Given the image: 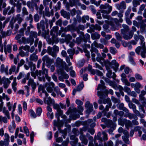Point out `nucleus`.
Returning <instances> with one entry per match:
<instances>
[{"label":"nucleus","instance_id":"20e7f679","mask_svg":"<svg viewBox=\"0 0 146 146\" xmlns=\"http://www.w3.org/2000/svg\"><path fill=\"white\" fill-rule=\"evenodd\" d=\"M59 115H58L56 117L57 119V121L54 120V121L53 124L54 126H56L58 127V130L60 133H61L62 134V136L64 138H65V136L66 135L67 132L66 131L64 130L61 129L60 127L62 126L63 125V123L59 121Z\"/></svg>","mask_w":146,"mask_h":146},{"label":"nucleus","instance_id":"774afa93","mask_svg":"<svg viewBox=\"0 0 146 146\" xmlns=\"http://www.w3.org/2000/svg\"><path fill=\"white\" fill-rule=\"evenodd\" d=\"M110 51L111 54L114 55L117 52L116 48L112 47L110 48Z\"/></svg>","mask_w":146,"mask_h":146},{"label":"nucleus","instance_id":"6e6552de","mask_svg":"<svg viewBox=\"0 0 146 146\" xmlns=\"http://www.w3.org/2000/svg\"><path fill=\"white\" fill-rule=\"evenodd\" d=\"M42 59L43 62L42 63L43 67H44V64L45 63H46V66L48 68L50 67L52 63L53 62V60L51 58H50L48 56L46 55L42 57Z\"/></svg>","mask_w":146,"mask_h":146},{"label":"nucleus","instance_id":"4468645a","mask_svg":"<svg viewBox=\"0 0 146 146\" xmlns=\"http://www.w3.org/2000/svg\"><path fill=\"white\" fill-rule=\"evenodd\" d=\"M28 84L29 86L31 85L32 92H33L36 88V84L34 82V80L31 78H30L28 82Z\"/></svg>","mask_w":146,"mask_h":146},{"label":"nucleus","instance_id":"49530a36","mask_svg":"<svg viewBox=\"0 0 146 146\" xmlns=\"http://www.w3.org/2000/svg\"><path fill=\"white\" fill-rule=\"evenodd\" d=\"M60 74L64 79H67L69 78L68 75L65 73L63 70H61L60 71Z\"/></svg>","mask_w":146,"mask_h":146},{"label":"nucleus","instance_id":"b1692460","mask_svg":"<svg viewBox=\"0 0 146 146\" xmlns=\"http://www.w3.org/2000/svg\"><path fill=\"white\" fill-rule=\"evenodd\" d=\"M42 91V93H44L46 97H48L49 95L48 94L45 90L44 86L42 85H40L38 87V92Z\"/></svg>","mask_w":146,"mask_h":146},{"label":"nucleus","instance_id":"09e8293b","mask_svg":"<svg viewBox=\"0 0 146 146\" xmlns=\"http://www.w3.org/2000/svg\"><path fill=\"white\" fill-rule=\"evenodd\" d=\"M1 69L2 71L5 72L7 74H8V67L7 66L5 68L4 64H2L1 66Z\"/></svg>","mask_w":146,"mask_h":146},{"label":"nucleus","instance_id":"69168bd1","mask_svg":"<svg viewBox=\"0 0 146 146\" xmlns=\"http://www.w3.org/2000/svg\"><path fill=\"white\" fill-rule=\"evenodd\" d=\"M74 29L73 26L72 25H68L64 29L65 31H68L72 30Z\"/></svg>","mask_w":146,"mask_h":146},{"label":"nucleus","instance_id":"e2e57ef3","mask_svg":"<svg viewBox=\"0 0 146 146\" xmlns=\"http://www.w3.org/2000/svg\"><path fill=\"white\" fill-rule=\"evenodd\" d=\"M102 140L104 141H106L108 139L107 135L104 131H103L102 133Z\"/></svg>","mask_w":146,"mask_h":146},{"label":"nucleus","instance_id":"aec40b11","mask_svg":"<svg viewBox=\"0 0 146 146\" xmlns=\"http://www.w3.org/2000/svg\"><path fill=\"white\" fill-rule=\"evenodd\" d=\"M93 50L95 51V53L96 54L97 56L96 58V60L98 62H100L101 60H103V58L101 54L98 52V51L96 48H93Z\"/></svg>","mask_w":146,"mask_h":146},{"label":"nucleus","instance_id":"052dcab7","mask_svg":"<svg viewBox=\"0 0 146 146\" xmlns=\"http://www.w3.org/2000/svg\"><path fill=\"white\" fill-rule=\"evenodd\" d=\"M104 93L106 94H107L108 93H110L111 95H113V92L112 90L110 89L109 90H103V91H101Z\"/></svg>","mask_w":146,"mask_h":146},{"label":"nucleus","instance_id":"393cba45","mask_svg":"<svg viewBox=\"0 0 146 146\" xmlns=\"http://www.w3.org/2000/svg\"><path fill=\"white\" fill-rule=\"evenodd\" d=\"M5 138L4 141L5 142V146H9V136L7 133H5L4 135Z\"/></svg>","mask_w":146,"mask_h":146},{"label":"nucleus","instance_id":"58836bf2","mask_svg":"<svg viewBox=\"0 0 146 146\" xmlns=\"http://www.w3.org/2000/svg\"><path fill=\"white\" fill-rule=\"evenodd\" d=\"M126 119L120 118L118 119V123L121 125L123 126L125 124Z\"/></svg>","mask_w":146,"mask_h":146},{"label":"nucleus","instance_id":"0eeeda50","mask_svg":"<svg viewBox=\"0 0 146 146\" xmlns=\"http://www.w3.org/2000/svg\"><path fill=\"white\" fill-rule=\"evenodd\" d=\"M52 105H53V108L57 110V112L55 114L56 117L58 115H59V116L62 115V117L64 119H65L66 118V117L65 115H62L63 111L60 108V106L58 104L54 103L52 104Z\"/></svg>","mask_w":146,"mask_h":146},{"label":"nucleus","instance_id":"a211bd4d","mask_svg":"<svg viewBox=\"0 0 146 146\" xmlns=\"http://www.w3.org/2000/svg\"><path fill=\"white\" fill-rule=\"evenodd\" d=\"M46 97V98H44V103L47 104L48 105H50V104L52 105L55 103L54 100L51 99L50 97Z\"/></svg>","mask_w":146,"mask_h":146},{"label":"nucleus","instance_id":"9b49d317","mask_svg":"<svg viewBox=\"0 0 146 146\" xmlns=\"http://www.w3.org/2000/svg\"><path fill=\"white\" fill-rule=\"evenodd\" d=\"M112 105V103L111 101H109L108 104L106 106L105 108L102 111V113L104 114V116H106L107 117L109 118L110 116V114L109 113H108L107 115V112L109 111V109L111 108Z\"/></svg>","mask_w":146,"mask_h":146},{"label":"nucleus","instance_id":"5701e85b","mask_svg":"<svg viewBox=\"0 0 146 146\" xmlns=\"http://www.w3.org/2000/svg\"><path fill=\"white\" fill-rule=\"evenodd\" d=\"M2 80L4 84V88L6 89L7 88L11 83L10 81L8 78H2Z\"/></svg>","mask_w":146,"mask_h":146},{"label":"nucleus","instance_id":"c03bdc74","mask_svg":"<svg viewBox=\"0 0 146 146\" xmlns=\"http://www.w3.org/2000/svg\"><path fill=\"white\" fill-rule=\"evenodd\" d=\"M129 135H123L122 137V138L125 143L127 144H129Z\"/></svg>","mask_w":146,"mask_h":146},{"label":"nucleus","instance_id":"4be33fe9","mask_svg":"<svg viewBox=\"0 0 146 146\" xmlns=\"http://www.w3.org/2000/svg\"><path fill=\"white\" fill-rule=\"evenodd\" d=\"M56 66L59 67H63L64 64H66L65 62H63L62 60L60 58H58L56 60Z\"/></svg>","mask_w":146,"mask_h":146},{"label":"nucleus","instance_id":"cd10ccee","mask_svg":"<svg viewBox=\"0 0 146 146\" xmlns=\"http://www.w3.org/2000/svg\"><path fill=\"white\" fill-rule=\"evenodd\" d=\"M81 34L82 35L83 37H81V39L80 40V41L81 40V39H82L83 40L84 42H87V40L90 39V35L88 34H86L85 35V37L83 32H81Z\"/></svg>","mask_w":146,"mask_h":146},{"label":"nucleus","instance_id":"9d476101","mask_svg":"<svg viewBox=\"0 0 146 146\" xmlns=\"http://www.w3.org/2000/svg\"><path fill=\"white\" fill-rule=\"evenodd\" d=\"M101 136V133L99 132L97 136L95 137V140L94 142L96 146H103V144L102 143L103 141L102 138Z\"/></svg>","mask_w":146,"mask_h":146},{"label":"nucleus","instance_id":"4d7b16f0","mask_svg":"<svg viewBox=\"0 0 146 146\" xmlns=\"http://www.w3.org/2000/svg\"><path fill=\"white\" fill-rule=\"evenodd\" d=\"M70 139L71 140H74V145L76 144V143L78 142V139L74 135H71L70 137Z\"/></svg>","mask_w":146,"mask_h":146},{"label":"nucleus","instance_id":"ddd939ff","mask_svg":"<svg viewBox=\"0 0 146 146\" xmlns=\"http://www.w3.org/2000/svg\"><path fill=\"white\" fill-rule=\"evenodd\" d=\"M45 22L43 20L40 21V23H38L37 24V27L38 30H39V32H41L40 29H41L42 31H44L45 29V27L44 26Z\"/></svg>","mask_w":146,"mask_h":146},{"label":"nucleus","instance_id":"79ce46f5","mask_svg":"<svg viewBox=\"0 0 146 146\" xmlns=\"http://www.w3.org/2000/svg\"><path fill=\"white\" fill-rule=\"evenodd\" d=\"M92 29L94 30H98L100 31L101 30V27L98 25L96 24L95 25H92L91 26Z\"/></svg>","mask_w":146,"mask_h":146},{"label":"nucleus","instance_id":"4c0bfd02","mask_svg":"<svg viewBox=\"0 0 146 146\" xmlns=\"http://www.w3.org/2000/svg\"><path fill=\"white\" fill-rule=\"evenodd\" d=\"M93 48H96L93 47L92 45L91 46V49L90 50L91 53L92 59L93 62H95L96 61L95 54L94 53V52H95V51L93 50Z\"/></svg>","mask_w":146,"mask_h":146},{"label":"nucleus","instance_id":"72a5a7b5","mask_svg":"<svg viewBox=\"0 0 146 146\" xmlns=\"http://www.w3.org/2000/svg\"><path fill=\"white\" fill-rule=\"evenodd\" d=\"M25 62L22 59L21 60L20 62L18 64L17 67L15 72V74H17L18 72L20 67L22 66L24 64Z\"/></svg>","mask_w":146,"mask_h":146},{"label":"nucleus","instance_id":"2f4dec72","mask_svg":"<svg viewBox=\"0 0 146 146\" xmlns=\"http://www.w3.org/2000/svg\"><path fill=\"white\" fill-rule=\"evenodd\" d=\"M92 45L93 47H94V45L95 47L98 48H100L101 49H103L104 48V46L103 45L100 44H98L95 41H94L93 43L91 44V46Z\"/></svg>","mask_w":146,"mask_h":146},{"label":"nucleus","instance_id":"0e129e2a","mask_svg":"<svg viewBox=\"0 0 146 146\" xmlns=\"http://www.w3.org/2000/svg\"><path fill=\"white\" fill-rule=\"evenodd\" d=\"M111 100L115 104L119 103L120 102L119 100L117 99V98L114 97L113 96L111 97Z\"/></svg>","mask_w":146,"mask_h":146},{"label":"nucleus","instance_id":"e433bc0d","mask_svg":"<svg viewBox=\"0 0 146 146\" xmlns=\"http://www.w3.org/2000/svg\"><path fill=\"white\" fill-rule=\"evenodd\" d=\"M104 64L106 67L107 70H109L110 68V67L111 66V62L109 61L108 60L104 61Z\"/></svg>","mask_w":146,"mask_h":146},{"label":"nucleus","instance_id":"39448f33","mask_svg":"<svg viewBox=\"0 0 146 146\" xmlns=\"http://www.w3.org/2000/svg\"><path fill=\"white\" fill-rule=\"evenodd\" d=\"M142 46H139L135 49V52L138 55L140 54V52L141 51V55L143 58H145L146 57V48L145 45V42L141 45Z\"/></svg>","mask_w":146,"mask_h":146},{"label":"nucleus","instance_id":"c756f323","mask_svg":"<svg viewBox=\"0 0 146 146\" xmlns=\"http://www.w3.org/2000/svg\"><path fill=\"white\" fill-rule=\"evenodd\" d=\"M17 20L18 21V23L19 24H20L23 21V19L21 17V15L20 14H18L17 15L15 19L14 23H15Z\"/></svg>","mask_w":146,"mask_h":146},{"label":"nucleus","instance_id":"680f3d73","mask_svg":"<svg viewBox=\"0 0 146 146\" xmlns=\"http://www.w3.org/2000/svg\"><path fill=\"white\" fill-rule=\"evenodd\" d=\"M5 53L8 52L9 53L11 52V46L10 45H8L6 48L5 49Z\"/></svg>","mask_w":146,"mask_h":146},{"label":"nucleus","instance_id":"bb28decb","mask_svg":"<svg viewBox=\"0 0 146 146\" xmlns=\"http://www.w3.org/2000/svg\"><path fill=\"white\" fill-rule=\"evenodd\" d=\"M38 59V56L36 55L35 53H33L30 55L29 57V60L30 61L36 62Z\"/></svg>","mask_w":146,"mask_h":146},{"label":"nucleus","instance_id":"13d9d810","mask_svg":"<svg viewBox=\"0 0 146 146\" xmlns=\"http://www.w3.org/2000/svg\"><path fill=\"white\" fill-rule=\"evenodd\" d=\"M30 36L31 37L36 38L37 36V33L36 32L32 31L30 33Z\"/></svg>","mask_w":146,"mask_h":146},{"label":"nucleus","instance_id":"1a4fd4ad","mask_svg":"<svg viewBox=\"0 0 146 146\" xmlns=\"http://www.w3.org/2000/svg\"><path fill=\"white\" fill-rule=\"evenodd\" d=\"M93 120L92 119H89L86 121V127H84L82 129H80V132L81 134V132L86 131L87 130V128L90 127H94L95 126V123L94 122H92Z\"/></svg>","mask_w":146,"mask_h":146},{"label":"nucleus","instance_id":"f8f14e48","mask_svg":"<svg viewBox=\"0 0 146 146\" xmlns=\"http://www.w3.org/2000/svg\"><path fill=\"white\" fill-rule=\"evenodd\" d=\"M29 67H30L31 68V76L33 77L34 79H35L36 77V75L35 73V72L34 73L33 71L32 70V67H33V70H35L36 68V66L35 65L33 64L32 62H29Z\"/></svg>","mask_w":146,"mask_h":146},{"label":"nucleus","instance_id":"a18cd8bd","mask_svg":"<svg viewBox=\"0 0 146 146\" xmlns=\"http://www.w3.org/2000/svg\"><path fill=\"white\" fill-rule=\"evenodd\" d=\"M17 85V83L16 82V79H14L13 81V82L12 84V87L13 89L14 92H16L17 90V88L16 86Z\"/></svg>","mask_w":146,"mask_h":146},{"label":"nucleus","instance_id":"bf43d9fd","mask_svg":"<svg viewBox=\"0 0 146 146\" xmlns=\"http://www.w3.org/2000/svg\"><path fill=\"white\" fill-rule=\"evenodd\" d=\"M22 14L23 16L27 15H29V13L26 7H24L22 9Z\"/></svg>","mask_w":146,"mask_h":146},{"label":"nucleus","instance_id":"a878e982","mask_svg":"<svg viewBox=\"0 0 146 146\" xmlns=\"http://www.w3.org/2000/svg\"><path fill=\"white\" fill-rule=\"evenodd\" d=\"M61 15L64 18H66L67 19H69L70 18V15L69 13H68L64 10H62L60 12Z\"/></svg>","mask_w":146,"mask_h":146},{"label":"nucleus","instance_id":"6ab92c4d","mask_svg":"<svg viewBox=\"0 0 146 146\" xmlns=\"http://www.w3.org/2000/svg\"><path fill=\"white\" fill-rule=\"evenodd\" d=\"M98 96L99 97V98L98 100V103L100 104H102L103 103V98L104 96L103 92L102 91H98L97 92Z\"/></svg>","mask_w":146,"mask_h":146},{"label":"nucleus","instance_id":"ea45409f","mask_svg":"<svg viewBox=\"0 0 146 146\" xmlns=\"http://www.w3.org/2000/svg\"><path fill=\"white\" fill-rule=\"evenodd\" d=\"M19 50L20 51L19 52V54L21 57H24L25 56H28L29 55V53H28V52H26L25 53L23 51L22 49Z\"/></svg>","mask_w":146,"mask_h":146},{"label":"nucleus","instance_id":"3c124183","mask_svg":"<svg viewBox=\"0 0 146 146\" xmlns=\"http://www.w3.org/2000/svg\"><path fill=\"white\" fill-rule=\"evenodd\" d=\"M131 7H129L128 8L125 13V18L129 17V15L131 11Z\"/></svg>","mask_w":146,"mask_h":146},{"label":"nucleus","instance_id":"c85d7f7f","mask_svg":"<svg viewBox=\"0 0 146 146\" xmlns=\"http://www.w3.org/2000/svg\"><path fill=\"white\" fill-rule=\"evenodd\" d=\"M22 39L23 41L24 42H26V43L27 42V43H30V45H31L33 44V39H31L30 38H27V39H26L24 37H22Z\"/></svg>","mask_w":146,"mask_h":146},{"label":"nucleus","instance_id":"f257e3e1","mask_svg":"<svg viewBox=\"0 0 146 146\" xmlns=\"http://www.w3.org/2000/svg\"><path fill=\"white\" fill-rule=\"evenodd\" d=\"M54 84L52 82L46 83L45 87L46 88V90L48 92L51 93V95L54 97L56 96V94L58 96L59 94L60 90L58 87H54Z\"/></svg>","mask_w":146,"mask_h":146},{"label":"nucleus","instance_id":"423d86ee","mask_svg":"<svg viewBox=\"0 0 146 146\" xmlns=\"http://www.w3.org/2000/svg\"><path fill=\"white\" fill-rule=\"evenodd\" d=\"M53 51H52L51 47L48 46L47 48L48 53L49 54L51 55L52 57L56 58V53L58 52L59 50V47L58 46L55 45L53 46Z\"/></svg>","mask_w":146,"mask_h":146},{"label":"nucleus","instance_id":"864d4df0","mask_svg":"<svg viewBox=\"0 0 146 146\" xmlns=\"http://www.w3.org/2000/svg\"><path fill=\"white\" fill-rule=\"evenodd\" d=\"M140 2L139 0H133L132 1L133 6L136 7L138 5H140Z\"/></svg>","mask_w":146,"mask_h":146},{"label":"nucleus","instance_id":"de8ad7c7","mask_svg":"<svg viewBox=\"0 0 146 146\" xmlns=\"http://www.w3.org/2000/svg\"><path fill=\"white\" fill-rule=\"evenodd\" d=\"M45 15L46 16L50 17L51 16V14L49 11V9L48 7H45Z\"/></svg>","mask_w":146,"mask_h":146},{"label":"nucleus","instance_id":"c9c22d12","mask_svg":"<svg viewBox=\"0 0 146 146\" xmlns=\"http://www.w3.org/2000/svg\"><path fill=\"white\" fill-rule=\"evenodd\" d=\"M140 30L142 33L146 32V24L144 23L141 24Z\"/></svg>","mask_w":146,"mask_h":146},{"label":"nucleus","instance_id":"a19ab883","mask_svg":"<svg viewBox=\"0 0 146 146\" xmlns=\"http://www.w3.org/2000/svg\"><path fill=\"white\" fill-rule=\"evenodd\" d=\"M93 71L94 72H92V74L94 75L96 74V75L100 76H102L103 75V73L98 70L96 69L93 70Z\"/></svg>","mask_w":146,"mask_h":146},{"label":"nucleus","instance_id":"8fccbe9b","mask_svg":"<svg viewBox=\"0 0 146 146\" xmlns=\"http://www.w3.org/2000/svg\"><path fill=\"white\" fill-rule=\"evenodd\" d=\"M25 20L27 21H29V23H32L33 21V17L32 15L31 14H30L27 17Z\"/></svg>","mask_w":146,"mask_h":146},{"label":"nucleus","instance_id":"7c9ffc66","mask_svg":"<svg viewBox=\"0 0 146 146\" xmlns=\"http://www.w3.org/2000/svg\"><path fill=\"white\" fill-rule=\"evenodd\" d=\"M16 125L15 123L13 121L12 122V125H10L8 127L9 130V132L12 133H13L15 129Z\"/></svg>","mask_w":146,"mask_h":146},{"label":"nucleus","instance_id":"473e14b6","mask_svg":"<svg viewBox=\"0 0 146 146\" xmlns=\"http://www.w3.org/2000/svg\"><path fill=\"white\" fill-rule=\"evenodd\" d=\"M100 36V35L97 32L92 33L91 35V38L93 40L99 39Z\"/></svg>","mask_w":146,"mask_h":146},{"label":"nucleus","instance_id":"338daca9","mask_svg":"<svg viewBox=\"0 0 146 146\" xmlns=\"http://www.w3.org/2000/svg\"><path fill=\"white\" fill-rule=\"evenodd\" d=\"M115 35L117 40L119 41H121L122 40V37L120 35V34L116 32L115 33Z\"/></svg>","mask_w":146,"mask_h":146},{"label":"nucleus","instance_id":"2eb2a0df","mask_svg":"<svg viewBox=\"0 0 146 146\" xmlns=\"http://www.w3.org/2000/svg\"><path fill=\"white\" fill-rule=\"evenodd\" d=\"M119 64L115 60H112L111 62V67L113 68L116 72L117 70Z\"/></svg>","mask_w":146,"mask_h":146},{"label":"nucleus","instance_id":"7ed1b4c3","mask_svg":"<svg viewBox=\"0 0 146 146\" xmlns=\"http://www.w3.org/2000/svg\"><path fill=\"white\" fill-rule=\"evenodd\" d=\"M122 27L123 29L121 30V33L123 38L125 40L131 39L133 35L132 31H129V28L127 25L123 24Z\"/></svg>","mask_w":146,"mask_h":146},{"label":"nucleus","instance_id":"f704fd0d","mask_svg":"<svg viewBox=\"0 0 146 146\" xmlns=\"http://www.w3.org/2000/svg\"><path fill=\"white\" fill-rule=\"evenodd\" d=\"M3 111V113L4 114V115L7 116V118L8 119H10V113L8 111L6 110L5 107H3V109L2 110Z\"/></svg>","mask_w":146,"mask_h":146},{"label":"nucleus","instance_id":"603ef678","mask_svg":"<svg viewBox=\"0 0 146 146\" xmlns=\"http://www.w3.org/2000/svg\"><path fill=\"white\" fill-rule=\"evenodd\" d=\"M29 49L30 46L27 45H26L25 46H21L19 48V50L23 49L25 51H27V52H28V53L29 52Z\"/></svg>","mask_w":146,"mask_h":146},{"label":"nucleus","instance_id":"f03ea898","mask_svg":"<svg viewBox=\"0 0 146 146\" xmlns=\"http://www.w3.org/2000/svg\"><path fill=\"white\" fill-rule=\"evenodd\" d=\"M100 8V11L103 14L102 15L103 17L109 19L110 17L108 15L111 12L112 9V7L110 6L108 4L106 3L104 5H101Z\"/></svg>","mask_w":146,"mask_h":146},{"label":"nucleus","instance_id":"dca6fc26","mask_svg":"<svg viewBox=\"0 0 146 146\" xmlns=\"http://www.w3.org/2000/svg\"><path fill=\"white\" fill-rule=\"evenodd\" d=\"M116 7L118 10L121 9H125L126 8V4L124 1H122L119 4H117Z\"/></svg>","mask_w":146,"mask_h":146},{"label":"nucleus","instance_id":"37998d69","mask_svg":"<svg viewBox=\"0 0 146 146\" xmlns=\"http://www.w3.org/2000/svg\"><path fill=\"white\" fill-rule=\"evenodd\" d=\"M125 125L126 128L127 129H129V128L131 127L132 126V123L131 121L130 120L127 119H126Z\"/></svg>","mask_w":146,"mask_h":146},{"label":"nucleus","instance_id":"5fc2aeb1","mask_svg":"<svg viewBox=\"0 0 146 146\" xmlns=\"http://www.w3.org/2000/svg\"><path fill=\"white\" fill-rule=\"evenodd\" d=\"M69 1L70 3V6L72 7L78 3L79 0H69Z\"/></svg>","mask_w":146,"mask_h":146},{"label":"nucleus","instance_id":"412c9836","mask_svg":"<svg viewBox=\"0 0 146 146\" xmlns=\"http://www.w3.org/2000/svg\"><path fill=\"white\" fill-rule=\"evenodd\" d=\"M134 37L135 40L136 42L138 41L139 39L141 41V45H143V43L145 42H144V37L141 35H139L138 36L137 35H135Z\"/></svg>","mask_w":146,"mask_h":146},{"label":"nucleus","instance_id":"6e6d98bb","mask_svg":"<svg viewBox=\"0 0 146 146\" xmlns=\"http://www.w3.org/2000/svg\"><path fill=\"white\" fill-rule=\"evenodd\" d=\"M100 82L101 84H98V88H97V90H98L101 89H103L104 87V82L102 80H101Z\"/></svg>","mask_w":146,"mask_h":146},{"label":"nucleus","instance_id":"f3484780","mask_svg":"<svg viewBox=\"0 0 146 146\" xmlns=\"http://www.w3.org/2000/svg\"><path fill=\"white\" fill-rule=\"evenodd\" d=\"M79 138L82 143L84 144L85 145L87 144L88 140L86 138L85 136L83 135V132L82 131L81 132V134H80Z\"/></svg>","mask_w":146,"mask_h":146}]
</instances>
